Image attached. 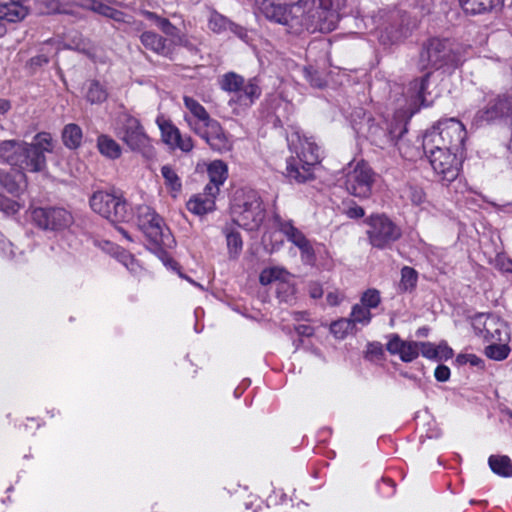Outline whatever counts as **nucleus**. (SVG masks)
Wrapping results in <instances>:
<instances>
[{
  "mask_svg": "<svg viewBox=\"0 0 512 512\" xmlns=\"http://www.w3.org/2000/svg\"><path fill=\"white\" fill-rule=\"evenodd\" d=\"M368 241L373 248H391L402 236L401 228L385 214H372L365 219Z\"/></svg>",
  "mask_w": 512,
  "mask_h": 512,
  "instance_id": "obj_8",
  "label": "nucleus"
},
{
  "mask_svg": "<svg viewBox=\"0 0 512 512\" xmlns=\"http://www.w3.org/2000/svg\"><path fill=\"white\" fill-rule=\"evenodd\" d=\"M288 275V272L284 269L272 267L264 269L259 276V281L262 285H269L274 281H281L279 283V287L277 288L280 292L283 288L288 287V284L285 283V278Z\"/></svg>",
  "mask_w": 512,
  "mask_h": 512,
  "instance_id": "obj_33",
  "label": "nucleus"
},
{
  "mask_svg": "<svg viewBox=\"0 0 512 512\" xmlns=\"http://www.w3.org/2000/svg\"><path fill=\"white\" fill-rule=\"evenodd\" d=\"M107 92L104 87L96 80L90 82L86 99L92 104H99L107 99Z\"/></svg>",
  "mask_w": 512,
  "mask_h": 512,
  "instance_id": "obj_42",
  "label": "nucleus"
},
{
  "mask_svg": "<svg viewBox=\"0 0 512 512\" xmlns=\"http://www.w3.org/2000/svg\"><path fill=\"white\" fill-rule=\"evenodd\" d=\"M381 302L380 292L377 289H368L361 297V305L368 309L378 307Z\"/></svg>",
  "mask_w": 512,
  "mask_h": 512,
  "instance_id": "obj_50",
  "label": "nucleus"
},
{
  "mask_svg": "<svg viewBox=\"0 0 512 512\" xmlns=\"http://www.w3.org/2000/svg\"><path fill=\"white\" fill-rule=\"evenodd\" d=\"M384 349L380 342H369L366 346L365 358L369 361H378L383 359Z\"/></svg>",
  "mask_w": 512,
  "mask_h": 512,
  "instance_id": "obj_51",
  "label": "nucleus"
},
{
  "mask_svg": "<svg viewBox=\"0 0 512 512\" xmlns=\"http://www.w3.org/2000/svg\"><path fill=\"white\" fill-rule=\"evenodd\" d=\"M87 8L116 22L129 23L127 14L98 0H89Z\"/></svg>",
  "mask_w": 512,
  "mask_h": 512,
  "instance_id": "obj_27",
  "label": "nucleus"
},
{
  "mask_svg": "<svg viewBox=\"0 0 512 512\" xmlns=\"http://www.w3.org/2000/svg\"><path fill=\"white\" fill-rule=\"evenodd\" d=\"M303 10L299 1L291 5L269 4L264 8L265 17L275 23L287 27L288 32L299 34L300 22Z\"/></svg>",
  "mask_w": 512,
  "mask_h": 512,
  "instance_id": "obj_13",
  "label": "nucleus"
},
{
  "mask_svg": "<svg viewBox=\"0 0 512 512\" xmlns=\"http://www.w3.org/2000/svg\"><path fill=\"white\" fill-rule=\"evenodd\" d=\"M185 107L198 119L199 123L195 126L201 125L210 119V116L206 109L192 97H184Z\"/></svg>",
  "mask_w": 512,
  "mask_h": 512,
  "instance_id": "obj_39",
  "label": "nucleus"
},
{
  "mask_svg": "<svg viewBox=\"0 0 512 512\" xmlns=\"http://www.w3.org/2000/svg\"><path fill=\"white\" fill-rule=\"evenodd\" d=\"M159 127L161 130L163 141L166 144L173 146V144H175V141L179 140L180 131L171 122L163 121L162 123H159Z\"/></svg>",
  "mask_w": 512,
  "mask_h": 512,
  "instance_id": "obj_44",
  "label": "nucleus"
},
{
  "mask_svg": "<svg viewBox=\"0 0 512 512\" xmlns=\"http://www.w3.org/2000/svg\"><path fill=\"white\" fill-rule=\"evenodd\" d=\"M411 31L410 17L406 13H397L393 21L385 27L381 38L393 44L407 38Z\"/></svg>",
  "mask_w": 512,
  "mask_h": 512,
  "instance_id": "obj_20",
  "label": "nucleus"
},
{
  "mask_svg": "<svg viewBox=\"0 0 512 512\" xmlns=\"http://www.w3.org/2000/svg\"><path fill=\"white\" fill-rule=\"evenodd\" d=\"M459 4L466 14L480 15L500 11L504 0H459Z\"/></svg>",
  "mask_w": 512,
  "mask_h": 512,
  "instance_id": "obj_22",
  "label": "nucleus"
},
{
  "mask_svg": "<svg viewBox=\"0 0 512 512\" xmlns=\"http://www.w3.org/2000/svg\"><path fill=\"white\" fill-rule=\"evenodd\" d=\"M428 359H437L436 346L431 342H419V354Z\"/></svg>",
  "mask_w": 512,
  "mask_h": 512,
  "instance_id": "obj_57",
  "label": "nucleus"
},
{
  "mask_svg": "<svg viewBox=\"0 0 512 512\" xmlns=\"http://www.w3.org/2000/svg\"><path fill=\"white\" fill-rule=\"evenodd\" d=\"M341 211L350 219H360L365 215L364 209L353 200L343 201Z\"/></svg>",
  "mask_w": 512,
  "mask_h": 512,
  "instance_id": "obj_49",
  "label": "nucleus"
},
{
  "mask_svg": "<svg viewBox=\"0 0 512 512\" xmlns=\"http://www.w3.org/2000/svg\"><path fill=\"white\" fill-rule=\"evenodd\" d=\"M207 174L209 177L207 185H215L220 190V186L228 176L227 165L222 160H214L208 165Z\"/></svg>",
  "mask_w": 512,
  "mask_h": 512,
  "instance_id": "obj_29",
  "label": "nucleus"
},
{
  "mask_svg": "<svg viewBox=\"0 0 512 512\" xmlns=\"http://www.w3.org/2000/svg\"><path fill=\"white\" fill-rule=\"evenodd\" d=\"M233 221L240 227L257 230L265 219V208L258 192L253 189H240L235 192L231 207Z\"/></svg>",
  "mask_w": 512,
  "mask_h": 512,
  "instance_id": "obj_4",
  "label": "nucleus"
},
{
  "mask_svg": "<svg viewBox=\"0 0 512 512\" xmlns=\"http://www.w3.org/2000/svg\"><path fill=\"white\" fill-rule=\"evenodd\" d=\"M193 141L190 136H182L180 134L179 140L175 141L172 147L179 148L183 152H190L193 149Z\"/></svg>",
  "mask_w": 512,
  "mask_h": 512,
  "instance_id": "obj_61",
  "label": "nucleus"
},
{
  "mask_svg": "<svg viewBox=\"0 0 512 512\" xmlns=\"http://www.w3.org/2000/svg\"><path fill=\"white\" fill-rule=\"evenodd\" d=\"M68 43L66 47L68 49L76 50L82 53L88 52V45L86 40L82 37V35L76 32L73 36H68Z\"/></svg>",
  "mask_w": 512,
  "mask_h": 512,
  "instance_id": "obj_52",
  "label": "nucleus"
},
{
  "mask_svg": "<svg viewBox=\"0 0 512 512\" xmlns=\"http://www.w3.org/2000/svg\"><path fill=\"white\" fill-rule=\"evenodd\" d=\"M25 142L17 140H4L0 142V160L16 167L19 164L20 153Z\"/></svg>",
  "mask_w": 512,
  "mask_h": 512,
  "instance_id": "obj_24",
  "label": "nucleus"
},
{
  "mask_svg": "<svg viewBox=\"0 0 512 512\" xmlns=\"http://www.w3.org/2000/svg\"><path fill=\"white\" fill-rule=\"evenodd\" d=\"M62 141L65 147L75 150L81 146L83 133L79 125L69 123L62 130Z\"/></svg>",
  "mask_w": 512,
  "mask_h": 512,
  "instance_id": "obj_28",
  "label": "nucleus"
},
{
  "mask_svg": "<svg viewBox=\"0 0 512 512\" xmlns=\"http://www.w3.org/2000/svg\"><path fill=\"white\" fill-rule=\"evenodd\" d=\"M159 29L170 38L168 43L171 45V47L175 45L179 41V38L184 35L181 33L180 29L172 24L167 18L161 22Z\"/></svg>",
  "mask_w": 512,
  "mask_h": 512,
  "instance_id": "obj_47",
  "label": "nucleus"
},
{
  "mask_svg": "<svg viewBox=\"0 0 512 512\" xmlns=\"http://www.w3.org/2000/svg\"><path fill=\"white\" fill-rule=\"evenodd\" d=\"M434 376L437 381L445 382L450 378V369L445 365H438L435 369Z\"/></svg>",
  "mask_w": 512,
  "mask_h": 512,
  "instance_id": "obj_62",
  "label": "nucleus"
},
{
  "mask_svg": "<svg viewBox=\"0 0 512 512\" xmlns=\"http://www.w3.org/2000/svg\"><path fill=\"white\" fill-rule=\"evenodd\" d=\"M274 223L287 240L300 250L302 260L306 264H313L316 260L314 248L303 232L294 226L292 220H284L279 215H275Z\"/></svg>",
  "mask_w": 512,
  "mask_h": 512,
  "instance_id": "obj_14",
  "label": "nucleus"
},
{
  "mask_svg": "<svg viewBox=\"0 0 512 512\" xmlns=\"http://www.w3.org/2000/svg\"><path fill=\"white\" fill-rule=\"evenodd\" d=\"M491 470L502 477L512 476V461L508 456L491 455L488 459Z\"/></svg>",
  "mask_w": 512,
  "mask_h": 512,
  "instance_id": "obj_35",
  "label": "nucleus"
},
{
  "mask_svg": "<svg viewBox=\"0 0 512 512\" xmlns=\"http://www.w3.org/2000/svg\"><path fill=\"white\" fill-rule=\"evenodd\" d=\"M349 319L355 327L357 324L366 326L371 322L372 313L370 312V309L366 308L365 306L361 304H355L352 307Z\"/></svg>",
  "mask_w": 512,
  "mask_h": 512,
  "instance_id": "obj_38",
  "label": "nucleus"
},
{
  "mask_svg": "<svg viewBox=\"0 0 512 512\" xmlns=\"http://www.w3.org/2000/svg\"><path fill=\"white\" fill-rule=\"evenodd\" d=\"M97 148L103 156L109 159H117L121 156L122 153L121 146L113 138L106 134H101L98 136Z\"/></svg>",
  "mask_w": 512,
  "mask_h": 512,
  "instance_id": "obj_30",
  "label": "nucleus"
},
{
  "mask_svg": "<svg viewBox=\"0 0 512 512\" xmlns=\"http://www.w3.org/2000/svg\"><path fill=\"white\" fill-rule=\"evenodd\" d=\"M418 281V273L417 271L409 266H404L401 269V281H400V289L404 292L413 290Z\"/></svg>",
  "mask_w": 512,
  "mask_h": 512,
  "instance_id": "obj_40",
  "label": "nucleus"
},
{
  "mask_svg": "<svg viewBox=\"0 0 512 512\" xmlns=\"http://www.w3.org/2000/svg\"><path fill=\"white\" fill-rule=\"evenodd\" d=\"M142 45L158 55L173 58V47L168 43V39L153 31H145L140 35Z\"/></svg>",
  "mask_w": 512,
  "mask_h": 512,
  "instance_id": "obj_21",
  "label": "nucleus"
},
{
  "mask_svg": "<svg viewBox=\"0 0 512 512\" xmlns=\"http://www.w3.org/2000/svg\"><path fill=\"white\" fill-rule=\"evenodd\" d=\"M194 130L213 150L218 152L229 150L230 143L217 120L210 118L205 123L195 126Z\"/></svg>",
  "mask_w": 512,
  "mask_h": 512,
  "instance_id": "obj_16",
  "label": "nucleus"
},
{
  "mask_svg": "<svg viewBox=\"0 0 512 512\" xmlns=\"http://www.w3.org/2000/svg\"><path fill=\"white\" fill-rule=\"evenodd\" d=\"M175 45L183 46L193 54L198 52L197 47L186 37V35H183L181 38H179V41Z\"/></svg>",
  "mask_w": 512,
  "mask_h": 512,
  "instance_id": "obj_64",
  "label": "nucleus"
},
{
  "mask_svg": "<svg viewBox=\"0 0 512 512\" xmlns=\"http://www.w3.org/2000/svg\"><path fill=\"white\" fill-rule=\"evenodd\" d=\"M136 224L146 237L149 249L159 256L166 266L173 269L178 265L170 258L166 249L175 244L174 237L164 219L150 206L138 205L135 210Z\"/></svg>",
  "mask_w": 512,
  "mask_h": 512,
  "instance_id": "obj_2",
  "label": "nucleus"
},
{
  "mask_svg": "<svg viewBox=\"0 0 512 512\" xmlns=\"http://www.w3.org/2000/svg\"><path fill=\"white\" fill-rule=\"evenodd\" d=\"M25 182V174L20 170L11 169L10 171L0 169V186L8 193L16 196L22 190V184Z\"/></svg>",
  "mask_w": 512,
  "mask_h": 512,
  "instance_id": "obj_23",
  "label": "nucleus"
},
{
  "mask_svg": "<svg viewBox=\"0 0 512 512\" xmlns=\"http://www.w3.org/2000/svg\"><path fill=\"white\" fill-rule=\"evenodd\" d=\"M422 149L424 154L443 150L448 151V146L437 126H433L423 135Z\"/></svg>",
  "mask_w": 512,
  "mask_h": 512,
  "instance_id": "obj_25",
  "label": "nucleus"
},
{
  "mask_svg": "<svg viewBox=\"0 0 512 512\" xmlns=\"http://www.w3.org/2000/svg\"><path fill=\"white\" fill-rule=\"evenodd\" d=\"M261 95V88L257 78H251L247 83L244 82L242 91L239 93L238 100L244 104H252Z\"/></svg>",
  "mask_w": 512,
  "mask_h": 512,
  "instance_id": "obj_34",
  "label": "nucleus"
},
{
  "mask_svg": "<svg viewBox=\"0 0 512 512\" xmlns=\"http://www.w3.org/2000/svg\"><path fill=\"white\" fill-rule=\"evenodd\" d=\"M408 191H409V198L412 201V203L419 205L424 202L425 193L421 188L416 187V186H410Z\"/></svg>",
  "mask_w": 512,
  "mask_h": 512,
  "instance_id": "obj_60",
  "label": "nucleus"
},
{
  "mask_svg": "<svg viewBox=\"0 0 512 512\" xmlns=\"http://www.w3.org/2000/svg\"><path fill=\"white\" fill-rule=\"evenodd\" d=\"M231 21L216 10H212L208 19V26L214 33H223L229 29Z\"/></svg>",
  "mask_w": 512,
  "mask_h": 512,
  "instance_id": "obj_41",
  "label": "nucleus"
},
{
  "mask_svg": "<svg viewBox=\"0 0 512 512\" xmlns=\"http://www.w3.org/2000/svg\"><path fill=\"white\" fill-rule=\"evenodd\" d=\"M510 348L506 344H491L485 348V354L488 358L501 361L509 354Z\"/></svg>",
  "mask_w": 512,
  "mask_h": 512,
  "instance_id": "obj_48",
  "label": "nucleus"
},
{
  "mask_svg": "<svg viewBox=\"0 0 512 512\" xmlns=\"http://www.w3.org/2000/svg\"><path fill=\"white\" fill-rule=\"evenodd\" d=\"M303 74L311 87L323 89L327 86L328 81L325 69L309 64L303 68Z\"/></svg>",
  "mask_w": 512,
  "mask_h": 512,
  "instance_id": "obj_31",
  "label": "nucleus"
},
{
  "mask_svg": "<svg viewBox=\"0 0 512 512\" xmlns=\"http://www.w3.org/2000/svg\"><path fill=\"white\" fill-rule=\"evenodd\" d=\"M388 337L387 351L392 355H399L403 362H412L419 356V342L402 340L396 333Z\"/></svg>",
  "mask_w": 512,
  "mask_h": 512,
  "instance_id": "obj_18",
  "label": "nucleus"
},
{
  "mask_svg": "<svg viewBox=\"0 0 512 512\" xmlns=\"http://www.w3.org/2000/svg\"><path fill=\"white\" fill-rule=\"evenodd\" d=\"M436 126L445 140L448 150L463 155L464 143L467 137L464 125L460 121L451 118L438 122Z\"/></svg>",
  "mask_w": 512,
  "mask_h": 512,
  "instance_id": "obj_15",
  "label": "nucleus"
},
{
  "mask_svg": "<svg viewBox=\"0 0 512 512\" xmlns=\"http://www.w3.org/2000/svg\"><path fill=\"white\" fill-rule=\"evenodd\" d=\"M437 359L439 360H448L453 357V350L448 346L445 341L440 342L436 346Z\"/></svg>",
  "mask_w": 512,
  "mask_h": 512,
  "instance_id": "obj_59",
  "label": "nucleus"
},
{
  "mask_svg": "<svg viewBox=\"0 0 512 512\" xmlns=\"http://www.w3.org/2000/svg\"><path fill=\"white\" fill-rule=\"evenodd\" d=\"M31 216L33 223L43 230L60 231L73 223L72 214L61 207H38Z\"/></svg>",
  "mask_w": 512,
  "mask_h": 512,
  "instance_id": "obj_12",
  "label": "nucleus"
},
{
  "mask_svg": "<svg viewBox=\"0 0 512 512\" xmlns=\"http://www.w3.org/2000/svg\"><path fill=\"white\" fill-rule=\"evenodd\" d=\"M117 135L131 151L138 152L147 159L155 156L151 139L145 133L143 126L137 118L131 115H124Z\"/></svg>",
  "mask_w": 512,
  "mask_h": 512,
  "instance_id": "obj_9",
  "label": "nucleus"
},
{
  "mask_svg": "<svg viewBox=\"0 0 512 512\" xmlns=\"http://www.w3.org/2000/svg\"><path fill=\"white\" fill-rule=\"evenodd\" d=\"M49 63L48 56L44 54L36 55L27 62V67L32 73H35L39 68Z\"/></svg>",
  "mask_w": 512,
  "mask_h": 512,
  "instance_id": "obj_56",
  "label": "nucleus"
},
{
  "mask_svg": "<svg viewBox=\"0 0 512 512\" xmlns=\"http://www.w3.org/2000/svg\"><path fill=\"white\" fill-rule=\"evenodd\" d=\"M219 189L215 185H206L202 193L196 194L187 202V209L196 215H205L215 210V199Z\"/></svg>",
  "mask_w": 512,
  "mask_h": 512,
  "instance_id": "obj_17",
  "label": "nucleus"
},
{
  "mask_svg": "<svg viewBox=\"0 0 512 512\" xmlns=\"http://www.w3.org/2000/svg\"><path fill=\"white\" fill-rule=\"evenodd\" d=\"M331 333L338 339H344L350 333H356L357 329L349 318H341L331 323Z\"/></svg>",
  "mask_w": 512,
  "mask_h": 512,
  "instance_id": "obj_36",
  "label": "nucleus"
},
{
  "mask_svg": "<svg viewBox=\"0 0 512 512\" xmlns=\"http://www.w3.org/2000/svg\"><path fill=\"white\" fill-rule=\"evenodd\" d=\"M61 3L59 0H39L38 9L42 14L60 13Z\"/></svg>",
  "mask_w": 512,
  "mask_h": 512,
  "instance_id": "obj_53",
  "label": "nucleus"
},
{
  "mask_svg": "<svg viewBox=\"0 0 512 512\" xmlns=\"http://www.w3.org/2000/svg\"><path fill=\"white\" fill-rule=\"evenodd\" d=\"M19 209L20 206L16 201L0 194V211L6 214H14L17 213Z\"/></svg>",
  "mask_w": 512,
  "mask_h": 512,
  "instance_id": "obj_54",
  "label": "nucleus"
},
{
  "mask_svg": "<svg viewBox=\"0 0 512 512\" xmlns=\"http://www.w3.org/2000/svg\"><path fill=\"white\" fill-rule=\"evenodd\" d=\"M161 175L164 179L166 188L170 191L173 197H176L182 190V182L175 168L171 165H163L161 167Z\"/></svg>",
  "mask_w": 512,
  "mask_h": 512,
  "instance_id": "obj_32",
  "label": "nucleus"
},
{
  "mask_svg": "<svg viewBox=\"0 0 512 512\" xmlns=\"http://www.w3.org/2000/svg\"><path fill=\"white\" fill-rule=\"evenodd\" d=\"M93 212L111 223L129 221L132 217L131 208L122 193L116 190H97L89 198Z\"/></svg>",
  "mask_w": 512,
  "mask_h": 512,
  "instance_id": "obj_6",
  "label": "nucleus"
},
{
  "mask_svg": "<svg viewBox=\"0 0 512 512\" xmlns=\"http://www.w3.org/2000/svg\"><path fill=\"white\" fill-rule=\"evenodd\" d=\"M397 107L401 112V119L394 118L393 121L386 124V128H375V132L379 131L383 134V140L379 139L382 144H389L396 146L400 155L409 161H415L418 158H421L424 154L422 145L418 146L411 143L408 139H406V134L408 133L407 129V121H404L402 117L408 116L409 114H405L404 111L400 108V104L404 105V96L402 95L401 99L397 100ZM413 115H411L412 117Z\"/></svg>",
  "mask_w": 512,
  "mask_h": 512,
  "instance_id": "obj_5",
  "label": "nucleus"
},
{
  "mask_svg": "<svg viewBox=\"0 0 512 512\" xmlns=\"http://www.w3.org/2000/svg\"><path fill=\"white\" fill-rule=\"evenodd\" d=\"M0 255L7 259H13L15 252L13 244L0 233Z\"/></svg>",
  "mask_w": 512,
  "mask_h": 512,
  "instance_id": "obj_55",
  "label": "nucleus"
},
{
  "mask_svg": "<svg viewBox=\"0 0 512 512\" xmlns=\"http://www.w3.org/2000/svg\"><path fill=\"white\" fill-rule=\"evenodd\" d=\"M424 155L442 182L448 184L458 177L462 166L463 155L456 154L449 150L426 153Z\"/></svg>",
  "mask_w": 512,
  "mask_h": 512,
  "instance_id": "obj_11",
  "label": "nucleus"
},
{
  "mask_svg": "<svg viewBox=\"0 0 512 512\" xmlns=\"http://www.w3.org/2000/svg\"><path fill=\"white\" fill-rule=\"evenodd\" d=\"M462 62L458 45L449 38L431 37L423 42L418 66L424 75L409 82L403 89L404 105H399L405 114L414 115L421 107L431 104L427 96L430 77L433 71L444 67L456 68Z\"/></svg>",
  "mask_w": 512,
  "mask_h": 512,
  "instance_id": "obj_1",
  "label": "nucleus"
},
{
  "mask_svg": "<svg viewBox=\"0 0 512 512\" xmlns=\"http://www.w3.org/2000/svg\"><path fill=\"white\" fill-rule=\"evenodd\" d=\"M456 362L459 365L469 363L471 366H480L483 363V360L474 354H459L456 357Z\"/></svg>",
  "mask_w": 512,
  "mask_h": 512,
  "instance_id": "obj_58",
  "label": "nucleus"
},
{
  "mask_svg": "<svg viewBox=\"0 0 512 512\" xmlns=\"http://www.w3.org/2000/svg\"><path fill=\"white\" fill-rule=\"evenodd\" d=\"M244 84V78L234 72L226 73L220 82L221 88L228 92L240 93Z\"/></svg>",
  "mask_w": 512,
  "mask_h": 512,
  "instance_id": "obj_37",
  "label": "nucleus"
},
{
  "mask_svg": "<svg viewBox=\"0 0 512 512\" xmlns=\"http://www.w3.org/2000/svg\"><path fill=\"white\" fill-rule=\"evenodd\" d=\"M159 29L170 38L168 43L171 45V47L175 45L179 41V38L184 35L181 33L180 29L172 24L167 18L161 22Z\"/></svg>",
  "mask_w": 512,
  "mask_h": 512,
  "instance_id": "obj_46",
  "label": "nucleus"
},
{
  "mask_svg": "<svg viewBox=\"0 0 512 512\" xmlns=\"http://www.w3.org/2000/svg\"><path fill=\"white\" fill-rule=\"evenodd\" d=\"M375 182V173L364 161L358 162L349 168L345 175V188L347 192L355 197L367 199L372 194Z\"/></svg>",
  "mask_w": 512,
  "mask_h": 512,
  "instance_id": "obj_10",
  "label": "nucleus"
},
{
  "mask_svg": "<svg viewBox=\"0 0 512 512\" xmlns=\"http://www.w3.org/2000/svg\"><path fill=\"white\" fill-rule=\"evenodd\" d=\"M28 15V8L22 3L10 1L0 4V20L15 23L23 20Z\"/></svg>",
  "mask_w": 512,
  "mask_h": 512,
  "instance_id": "obj_26",
  "label": "nucleus"
},
{
  "mask_svg": "<svg viewBox=\"0 0 512 512\" xmlns=\"http://www.w3.org/2000/svg\"><path fill=\"white\" fill-rule=\"evenodd\" d=\"M320 162V148L317 144L305 140L297 157L287 160L285 176L290 181L304 183L314 178L313 168Z\"/></svg>",
  "mask_w": 512,
  "mask_h": 512,
  "instance_id": "obj_7",
  "label": "nucleus"
},
{
  "mask_svg": "<svg viewBox=\"0 0 512 512\" xmlns=\"http://www.w3.org/2000/svg\"><path fill=\"white\" fill-rule=\"evenodd\" d=\"M228 30L231 31L237 37H239L241 40L246 41V39L248 38L247 30L244 27L236 23H233L232 21L230 23Z\"/></svg>",
  "mask_w": 512,
  "mask_h": 512,
  "instance_id": "obj_63",
  "label": "nucleus"
},
{
  "mask_svg": "<svg viewBox=\"0 0 512 512\" xmlns=\"http://www.w3.org/2000/svg\"><path fill=\"white\" fill-rule=\"evenodd\" d=\"M22 172H41L46 168V157L40 150L25 142L22 147L19 164L17 166Z\"/></svg>",
  "mask_w": 512,
  "mask_h": 512,
  "instance_id": "obj_19",
  "label": "nucleus"
},
{
  "mask_svg": "<svg viewBox=\"0 0 512 512\" xmlns=\"http://www.w3.org/2000/svg\"><path fill=\"white\" fill-rule=\"evenodd\" d=\"M303 13L299 19V34L328 33L333 31L339 21L338 12L333 9L331 0H299Z\"/></svg>",
  "mask_w": 512,
  "mask_h": 512,
  "instance_id": "obj_3",
  "label": "nucleus"
},
{
  "mask_svg": "<svg viewBox=\"0 0 512 512\" xmlns=\"http://www.w3.org/2000/svg\"><path fill=\"white\" fill-rule=\"evenodd\" d=\"M224 233L226 235L227 248L230 255L237 256L241 252L243 246L240 233L230 228H225Z\"/></svg>",
  "mask_w": 512,
  "mask_h": 512,
  "instance_id": "obj_43",
  "label": "nucleus"
},
{
  "mask_svg": "<svg viewBox=\"0 0 512 512\" xmlns=\"http://www.w3.org/2000/svg\"><path fill=\"white\" fill-rule=\"evenodd\" d=\"M32 146L41 151L45 155V152L53 151V140L49 133L40 132L35 135L34 142L30 143Z\"/></svg>",
  "mask_w": 512,
  "mask_h": 512,
  "instance_id": "obj_45",
  "label": "nucleus"
}]
</instances>
